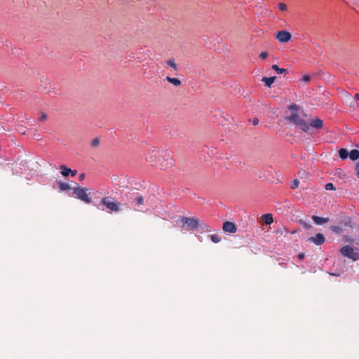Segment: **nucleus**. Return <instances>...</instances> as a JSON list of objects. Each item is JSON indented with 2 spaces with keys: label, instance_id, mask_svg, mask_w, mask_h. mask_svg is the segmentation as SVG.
I'll return each instance as SVG.
<instances>
[{
  "label": "nucleus",
  "instance_id": "f257e3e1",
  "mask_svg": "<svg viewBox=\"0 0 359 359\" xmlns=\"http://www.w3.org/2000/svg\"><path fill=\"white\" fill-rule=\"evenodd\" d=\"M299 108V107L297 104L290 105L289 109L292 111V113L287 117V119L290 123H294L306 133H309L311 128L320 129L323 127V120L318 118L311 120L310 123H307L298 114L297 111Z\"/></svg>",
  "mask_w": 359,
  "mask_h": 359
},
{
  "label": "nucleus",
  "instance_id": "f3484780",
  "mask_svg": "<svg viewBox=\"0 0 359 359\" xmlns=\"http://www.w3.org/2000/svg\"><path fill=\"white\" fill-rule=\"evenodd\" d=\"M137 206L142 205L144 204V198L141 195H138L134 198L133 201Z\"/></svg>",
  "mask_w": 359,
  "mask_h": 359
},
{
  "label": "nucleus",
  "instance_id": "aec40b11",
  "mask_svg": "<svg viewBox=\"0 0 359 359\" xmlns=\"http://www.w3.org/2000/svg\"><path fill=\"white\" fill-rule=\"evenodd\" d=\"M210 240L214 243H218L221 241V238L216 234H212L210 236Z\"/></svg>",
  "mask_w": 359,
  "mask_h": 359
},
{
  "label": "nucleus",
  "instance_id": "0eeeda50",
  "mask_svg": "<svg viewBox=\"0 0 359 359\" xmlns=\"http://www.w3.org/2000/svg\"><path fill=\"white\" fill-rule=\"evenodd\" d=\"M222 230L226 233H235L237 231V227L233 222H225L223 223Z\"/></svg>",
  "mask_w": 359,
  "mask_h": 359
},
{
  "label": "nucleus",
  "instance_id": "a878e982",
  "mask_svg": "<svg viewBox=\"0 0 359 359\" xmlns=\"http://www.w3.org/2000/svg\"><path fill=\"white\" fill-rule=\"evenodd\" d=\"M326 190H335V187L332 183H328L325 185Z\"/></svg>",
  "mask_w": 359,
  "mask_h": 359
},
{
  "label": "nucleus",
  "instance_id": "72a5a7b5",
  "mask_svg": "<svg viewBox=\"0 0 359 359\" xmlns=\"http://www.w3.org/2000/svg\"><path fill=\"white\" fill-rule=\"evenodd\" d=\"M304 256H305V255H304V254H300V255H299V259H300L301 260H302V259H303V258L304 257Z\"/></svg>",
  "mask_w": 359,
  "mask_h": 359
},
{
  "label": "nucleus",
  "instance_id": "5701e85b",
  "mask_svg": "<svg viewBox=\"0 0 359 359\" xmlns=\"http://www.w3.org/2000/svg\"><path fill=\"white\" fill-rule=\"evenodd\" d=\"M299 181L298 180H294L291 182L290 187L292 189H295L299 187Z\"/></svg>",
  "mask_w": 359,
  "mask_h": 359
},
{
  "label": "nucleus",
  "instance_id": "bb28decb",
  "mask_svg": "<svg viewBox=\"0 0 359 359\" xmlns=\"http://www.w3.org/2000/svg\"><path fill=\"white\" fill-rule=\"evenodd\" d=\"M165 154L163 156V157H166V161H170L171 160V155H170V151H165Z\"/></svg>",
  "mask_w": 359,
  "mask_h": 359
},
{
  "label": "nucleus",
  "instance_id": "4be33fe9",
  "mask_svg": "<svg viewBox=\"0 0 359 359\" xmlns=\"http://www.w3.org/2000/svg\"><path fill=\"white\" fill-rule=\"evenodd\" d=\"M331 230L336 233H340L342 232V228L339 226H333L331 227Z\"/></svg>",
  "mask_w": 359,
  "mask_h": 359
},
{
  "label": "nucleus",
  "instance_id": "412c9836",
  "mask_svg": "<svg viewBox=\"0 0 359 359\" xmlns=\"http://www.w3.org/2000/svg\"><path fill=\"white\" fill-rule=\"evenodd\" d=\"M167 64L170 65L171 67H172L175 70L177 69V64L175 62L174 59H169L167 60Z\"/></svg>",
  "mask_w": 359,
  "mask_h": 359
},
{
  "label": "nucleus",
  "instance_id": "f03ea898",
  "mask_svg": "<svg viewBox=\"0 0 359 359\" xmlns=\"http://www.w3.org/2000/svg\"><path fill=\"white\" fill-rule=\"evenodd\" d=\"M180 222L182 223L183 226L186 225L184 227L186 231H195L199 226H201L206 231H210V230L208 229V226L203 223H201L198 218L182 217L180 218Z\"/></svg>",
  "mask_w": 359,
  "mask_h": 359
},
{
  "label": "nucleus",
  "instance_id": "ddd939ff",
  "mask_svg": "<svg viewBox=\"0 0 359 359\" xmlns=\"http://www.w3.org/2000/svg\"><path fill=\"white\" fill-rule=\"evenodd\" d=\"M262 219L266 224H271L273 222V218L271 214H266L263 215Z\"/></svg>",
  "mask_w": 359,
  "mask_h": 359
},
{
  "label": "nucleus",
  "instance_id": "423d86ee",
  "mask_svg": "<svg viewBox=\"0 0 359 359\" xmlns=\"http://www.w3.org/2000/svg\"><path fill=\"white\" fill-rule=\"evenodd\" d=\"M292 34L285 30L278 32L276 34V39L280 43H288L292 39Z\"/></svg>",
  "mask_w": 359,
  "mask_h": 359
},
{
  "label": "nucleus",
  "instance_id": "39448f33",
  "mask_svg": "<svg viewBox=\"0 0 359 359\" xmlns=\"http://www.w3.org/2000/svg\"><path fill=\"white\" fill-rule=\"evenodd\" d=\"M101 203L112 212H119L121 210V203L114 201L111 197H104Z\"/></svg>",
  "mask_w": 359,
  "mask_h": 359
},
{
  "label": "nucleus",
  "instance_id": "393cba45",
  "mask_svg": "<svg viewBox=\"0 0 359 359\" xmlns=\"http://www.w3.org/2000/svg\"><path fill=\"white\" fill-rule=\"evenodd\" d=\"M311 79V76L309 74H304L301 79V81H303L306 83L309 82Z\"/></svg>",
  "mask_w": 359,
  "mask_h": 359
},
{
  "label": "nucleus",
  "instance_id": "6e6552de",
  "mask_svg": "<svg viewBox=\"0 0 359 359\" xmlns=\"http://www.w3.org/2000/svg\"><path fill=\"white\" fill-rule=\"evenodd\" d=\"M308 241L316 245H321L325 243V238L322 233H318L315 236L309 238Z\"/></svg>",
  "mask_w": 359,
  "mask_h": 359
},
{
  "label": "nucleus",
  "instance_id": "7ed1b4c3",
  "mask_svg": "<svg viewBox=\"0 0 359 359\" xmlns=\"http://www.w3.org/2000/svg\"><path fill=\"white\" fill-rule=\"evenodd\" d=\"M88 189L83 188L81 187H77L74 189V194L76 195V197L83 201L87 204H90L92 202V199L89 197L88 194Z\"/></svg>",
  "mask_w": 359,
  "mask_h": 359
},
{
  "label": "nucleus",
  "instance_id": "473e14b6",
  "mask_svg": "<svg viewBox=\"0 0 359 359\" xmlns=\"http://www.w3.org/2000/svg\"><path fill=\"white\" fill-rule=\"evenodd\" d=\"M86 175L84 173H81L80 175H79V180H83L84 178H85Z\"/></svg>",
  "mask_w": 359,
  "mask_h": 359
},
{
  "label": "nucleus",
  "instance_id": "6ab92c4d",
  "mask_svg": "<svg viewBox=\"0 0 359 359\" xmlns=\"http://www.w3.org/2000/svg\"><path fill=\"white\" fill-rule=\"evenodd\" d=\"M58 184H59L60 189L62 191H67V190H69L71 189V187L69 186V184H68L67 183L60 182L58 183Z\"/></svg>",
  "mask_w": 359,
  "mask_h": 359
},
{
  "label": "nucleus",
  "instance_id": "4468645a",
  "mask_svg": "<svg viewBox=\"0 0 359 359\" xmlns=\"http://www.w3.org/2000/svg\"><path fill=\"white\" fill-rule=\"evenodd\" d=\"M348 156L351 160L355 161L359 158V151L358 149H352Z\"/></svg>",
  "mask_w": 359,
  "mask_h": 359
},
{
  "label": "nucleus",
  "instance_id": "c756f323",
  "mask_svg": "<svg viewBox=\"0 0 359 359\" xmlns=\"http://www.w3.org/2000/svg\"><path fill=\"white\" fill-rule=\"evenodd\" d=\"M48 118L47 115L44 113L41 114V116H39V120L41 121H44Z\"/></svg>",
  "mask_w": 359,
  "mask_h": 359
},
{
  "label": "nucleus",
  "instance_id": "2f4dec72",
  "mask_svg": "<svg viewBox=\"0 0 359 359\" xmlns=\"http://www.w3.org/2000/svg\"><path fill=\"white\" fill-rule=\"evenodd\" d=\"M77 173V171L76 170H72V172H70V174L72 175V177H74Z\"/></svg>",
  "mask_w": 359,
  "mask_h": 359
},
{
  "label": "nucleus",
  "instance_id": "f704fd0d",
  "mask_svg": "<svg viewBox=\"0 0 359 359\" xmlns=\"http://www.w3.org/2000/svg\"><path fill=\"white\" fill-rule=\"evenodd\" d=\"M355 97L357 100H359V93H356V94L355 95Z\"/></svg>",
  "mask_w": 359,
  "mask_h": 359
},
{
  "label": "nucleus",
  "instance_id": "9d476101",
  "mask_svg": "<svg viewBox=\"0 0 359 359\" xmlns=\"http://www.w3.org/2000/svg\"><path fill=\"white\" fill-rule=\"evenodd\" d=\"M153 153H154V155H151L149 158H147V161L151 163H153L156 166H159L160 168H166L168 166V165L170 163V162H168L165 163V165L158 164L157 163L155 162V160L153 159V157H156V156L158 154V153L156 151H153Z\"/></svg>",
  "mask_w": 359,
  "mask_h": 359
},
{
  "label": "nucleus",
  "instance_id": "b1692460",
  "mask_svg": "<svg viewBox=\"0 0 359 359\" xmlns=\"http://www.w3.org/2000/svg\"><path fill=\"white\" fill-rule=\"evenodd\" d=\"M99 144H100V140H99V138L96 137V138H94V139L92 140L91 146H92L93 147H97Z\"/></svg>",
  "mask_w": 359,
  "mask_h": 359
},
{
  "label": "nucleus",
  "instance_id": "f8f14e48",
  "mask_svg": "<svg viewBox=\"0 0 359 359\" xmlns=\"http://www.w3.org/2000/svg\"><path fill=\"white\" fill-rule=\"evenodd\" d=\"M165 79L175 86H178L181 84V81L178 78H173L168 76Z\"/></svg>",
  "mask_w": 359,
  "mask_h": 359
},
{
  "label": "nucleus",
  "instance_id": "a211bd4d",
  "mask_svg": "<svg viewBox=\"0 0 359 359\" xmlns=\"http://www.w3.org/2000/svg\"><path fill=\"white\" fill-rule=\"evenodd\" d=\"M339 155L341 159H346L348 156V152L346 149H341L339 151Z\"/></svg>",
  "mask_w": 359,
  "mask_h": 359
},
{
  "label": "nucleus",
  "instance_id": "7c9ffc66",
  "mask_svg": "<svg viewBox=\"0 0 359 359\" xmlns=\"http://www.w3.org/2000/svg\"><path fill=\"white\" fill-rule=\"evenodd\" d=\"M259 124V118H254L252 119V125L257 126Z\"/></svg>",
  "mask_w": 359,
  "mask_h": 359
},
{
  "label": "nucleus",
  "instance_id": "9b49d317",
  "mask_svg": "<svg viewBox=\"0 0 359 359\" xmlns=\"http://www.w3.org/2000/svg\"><path fill=\"white\" fill-rule=\"evenodd\" d=\"M276 79V76H271V77L264 76L262 78V81L265 83V85L268 87H271Z\"/></svg>",
  "mask_w": 359,
  "mask_h": 359
},
{
  "label": "nucleus",
  "instance_id": "2eb2a0df",
  "mask_svg": "<svg viewBox=\"0 0 359 359\" xmlns=\"http://www.w3.org/2000/svg\"><path fill=\"white\" fill-rule=\"evenodd\" d=\"M60 169L62 175L65 177L69 176L70 175V172H72V170L65 165H61Z\"/></svg>",
  "mask_w": 359,
  "mask_h": 359
},
{
  "label": "nucleus",
  "instance_id": "cd10ccee",
  "mask_svg": "<svg viewBox=\"0 0 359 359\" xmlns=\"http://www.w3.org/2000/svg\"><path fill=\"white\" fill-rule=\"evenodd\" d=\"M278 7H279V9H280V11H286V10H287V6H286V4H283V3H280V4H279Z\"/></svg>",
  "mask_w": 359,
  "mask_h": 359
},
{
  "label": "nucleus",
  "instance_id": "20e7f679",
  "mask_svg": "<svg viewBox=\"0 0 359 359\" xmlns=\"http://www.w3.org/2000/svg\"><path fill=\"white\" fill-rule=\"evenodd\" d=\"M339 252L342 256L351 259L353 262L359 260V253L348 245L341 248Z\"/></svg>",
  "mask_w": 359,
  "mask_h": 359
},
{
  "label": "nucleus",
  "instance_id": "1a4fd4ad",
  "mask_svg": "<svg viewBox=\"0 0 359 359\" xmlns=\"http://www.w3.org/2000/svg\"><path fill=\"white\" fill-rule=\"evenodd\" d=\"M312 219L317 225H322L323 224L327 223L330 220L328 217H320L316 215L312 217Z\"/></svg>",
  "mask_w": 359,
  "mask_h": 359
},
{
  "label": "nucleus",
  "instance_id": "dca6fc26",
  "mask_svg": "<svg viewBox=\"0 0 359 359\" xmlns=\"http://www.w3.org/2000/svg\"><path fill=\"white\" fill-rule=\"evenodd\" d=\"M272 68L278 73V74H283V73H287V69L285 68H281L278 65H273Z\"/></svg>",
  "mask_w": 359,
  "mask_h": 359
},
{
  "label": "nucleus",
  "instance_id": "c85d7f7f",
  "mask_svg": "<svg viewBox=\"0 0 359 359\" xmlns=\"http://www.w3.org/2000/svg\"><path fill=\"white\" fill-rule=\"evenodd\" d=\"M269 55V53L268 52H262L261 53H259V57L262 60H265V58H266Z\"/></svg>",
  "mask_w": 359,
  "mask_h": 359
}]
</instances>
